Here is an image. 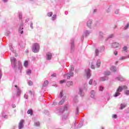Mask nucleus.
<instances>
[{
  "label": "nucleus",
  "instance_id": "41",
  "mask_svg": "<svg viewBox=\"0 0 129 129\" xmlns=\"http://www.w3.org/2000/svg\"><path fill=\"white\" fill-rule=\"evenodd\" d=\"M91 67L92 68V69H95V67H94V65L92 64V63L91 64Z\"/></svg>",
  "mask_w": 129,
  "mask_h": 129
},
{
  "label": "nucleus",
  "instance_id": "54",
  "mask_svg": "<svg viewBox=\"0 0 129 129\" xmlns=\"http://www.w3.org/2000/svg\"><path fill=\"white\" fill-rule=\"evenodd\" d=\"M37 125H40V123L38 122L37 123Z\"/></svg>",
  "mask_w": 129,
  "mask_h": 129
},
{
  "label": "nucleus",
  "instance_id": "1",
  "mask_svg": "<svg viewBox=\"0 0 129 129\" xmlns=\"http://www.w3.org/2000/svg\"><path fill=\"white\" fill-rule=\"evenodd\" d=\"M40 50V45L37 43H34L32 45V52L34 53H38Z\"/></svg>",
  "mask_w": 129,
  "mask_h": 129
},
{
  "label": "nucleus",
  "instance_id": "50",
  "mask_svg": "<svg viewBox=\"0 0 129 129\" xmlns=\"http://www.w3.org/2000/svg\"><path fill=\"white\" fill-rule=\"evenodd\" d=\"M79 111V109L78 108V107H77V112H78Z\"/></svg>",
  "mask_w": 129,
  "mask_h": 129
},
{
  "label": "nucleus",
  "instance_id": "38",
  "mask_svg": "<svg viewBox=\"0 0 129 129\" xmlns=\"http://www.w3.org/2000/svg\"><path fill=\"white\" fill-rule=\"evenodd\" d=\"M29 94H34V92H33L31 90L29 91Z\"/></svg>",
  "mask_w": 129,
  "mask_h": 129
},
{
  "label": "nucleus",
  "instance_id": "17",
  "mask_svg": "<svg viewBox=\"0 0 129 129\" xmlns=\"http://www.w3.org/2000/svg\"><path fill=\"white\" fill-rule=\"evenodd\" d=\"M65 77H67V79H70V77H71L69 74H66L65 75H64Z\"/></svg>",
  "mask_w": 129,
  "mask_h": 129
},
{
  "label": "nucleus",
  "instance_id": "52",
  "mask_svg": "<svg viewBox=\"0 0 129 129\" xmlns=\"http://www.w3.org/2000/svg\"><path fill=\"white\" fill-rule=\"evenodd\" d=\"M23 33H24V31H21L20 32V34H23Z\"/></svg>",
  "mask_w": 129,
  "mask_h": 129
},
{
  "label": "nucleus",
  "instance_id": "57",
  "mask_svg": "<svg viewBox=\"0 0 129 129\" xmlns=\"http://www.w3.org/2000/svg\"><path fill=\"white\" fill-rule=\"evenodd\" d=\"M73 46H74V45H73V44H72V47H73Z\"/></svg>",
  "mask_w": 129,
  "mask_h": 129
},
{
  "label": "nucleus",
  "instance_id": "53",
  "mask_svg": "<svg viewBox=\"0 0 129 129\" xmlns=\"http://www.w3.org/2000/svg\"><path fill=\"white\" fill-rule=\"evenodd\" d=\"M15 87H16V88H19L18 87V86H17V85H15Z\"/></svg>",
  "mask_w": 129,
  "mask_h": 129
},
{
  "label": "nucleus",
  "instance_id": "55",
  "mask_svg": "<svg viewBox=\"0 0 129 129\" xmlns=\"http://www.w3.org/2000/svg\"><path fill=\"white\" fill-rule=\"evenodd\" d=\"M102 48H103V50H104V47H102Z\"/></svg>",
  "mask_w": 129,
  "mask_h": 129
},
{
  "label": "nucleus",
  "instance_id": "9",
  "mask_svg": "<svg viewBox=\"0 0 129 129\" xmlns=\"http://www.w3.org/2000/svg\"><path fill=\"white\" fill-rule=\"evenodd\" d=\"M86 73L87 78H89V77H90V70H88Z\"/></svg>",
  "mask_w": 129,
  "mask_h": 129
},
{
  "label": "nucleus",
  "instance_id": "16",
  "mask_svg": "<svg viewBox=\"0 0 129 129\" xmlns=\"http://www.w3.org/2000/svg\"><path fill=\"white\" fill-rule=\"evenodd\" d=\"M119 95H120V93H119V92H116V93H115V94L114 95V96L115 97H116L118 96Z\"/></svg>",
  "mask_w": 129,
  "mask_h": 129
},
{
  "label": "nucleus",
  "instance_id": "35",
  "mask_svg": "<svg viewBox=\"0 0 129 129\" xmlns=\"http://www.w3.org/2000/svg\"><path fill=\"white\" fill-rule=\"evenodd\" d=\"M129 27V25L128 24H127L126 26H125L124 27V29L125 30H126V29H127V28H128Z\"/></svg>",
  "mask_w": 129,
  "mask_h": 129
},
{
  "label": "nucleus",
  "instance_id": "11",
  "mask_svg": "<svg viewBox=\"0 0 129 129\" xmlns=\"http://www.w3.org/2000/svg\"><path fill=\"white\" fill-rule=\"evenodd\" d=\"M101 64V61H100V60H98L96 64L97 68H98L100 67Z\"/></svg>",
  "mask_w": 129,
  "mask_h": 129
},
{
  "label": "nucleus",
  "instance_id": "27",
  "mask_svg": "<svg viewBox=\"0 0 129 129\" xmlns=\"http://www.w3.org/2000/svg\"><path fill=\"white\" fill-rule=\"evenodd\" d=\"M59 95H60V97H63V91H61L60 92Z\"/></svg>",
  "mask_w": 129,
  "mask_h": 129
},
{
  "label": "nucleus",
  "instance_id": "34",
  "mask_svg": "<svg viewBox=\"0 0 129 129\" xmlns=\"http://www.w3.org/2000/svg\"><path fill=\"white\" fill-rule=\"evenodd\" d=\"M103 90V87L101 86L100 87V91H102Z\"/></svg>",
  "mask_w": 129,
  "mask_h": 129
},
{
  "label": "nucleus",
  "instance_id": "10",
  "mask_svg": "<svg viewBox=\"0 0 129 129\" xmlns=\"http://www.w3.org/2000/svg\"><path fill=\"white\" fill-rule=\"evenodd\" d=\"M91 96L92 98H94V96H95V93H94V91H91Z\"/></svg>",
  "mask_w": 129,
  "mask_h": 129
},
{
  "label": "nucleus",
  "instance_id": "58",
  "mask_svg": "<svg viewBox=\"0 0 129 129\" xmlns=\"http://www.w3.org/2000/svg\"><path fill=\"white\" fill-rule=\"evenodd\" d=\"M96 11V10H95L94 11L95 12Z\"/></svg>",
  "mask_w": 129,
  "mask_h": 129
},
{
  "label": "nucleus",
  "instance_id": "45",
  "mask_svg": "<svg viewBox=\"0 0 129 129\" xmlns=\"http://www.w3.org/2000/svg\"><path fill=\"white\" fill-rule=\"evenodd\" d=\"M2 71L0 70V78H2Z\"/></svg>",
  "mask_w": 129,
  "mask_h": 129
},
{
  "label": "nucleus",
  "instance_id": "7",
  "mask_svg": "<svg viewBox=\"0 0 129 129\" xmlns=\"http://www.w3.org/2000/svg\"><path fill=\"white\" fill-rule=\"evenodd\" d=\"M11 61L12 63H13L14 64H16V62H17V59H16V58L14 57H12Z\"/></svg>",
  "mask_w": 129,
  "mask_h": 129
},
{
  "label": "nucleus",
  "instance_id": "46",
  "mask_svg": "<svg viewBox=\"0 0 129 129\" xmlns=\"http://www.w3.org/2000/svg\"><path fill=\"white\" fill-rule=\"evenodd\" d=\"M53 105H57V102H53Z\"/></svg>",
  "mask_w": 129,
  "mask_h": 129
},
{
  "label": "nucleus",
  "instance_id": "13",
  "mask_svg": "<svg viewBox=\"0 0 129 129\" xmlns=\"http://www.w3.org/2000/svg\"><path fill=\"white\" fill-rule=\"evenodd\" d=\"M67 85L68 86H71V85H73V82L72 81L68 82Z\"/></svg>",
  "mask_w": 129,
  "mask_h": 129
},
{
  "label": "nucleus",
  "instance_id": "20",
  "mask_svg": "<svg viewBox=\"0 0 129 129\" xmlns=\"http://www.w3.org/2000/svg\"><path fill=\"white\" fill-rule=\"evenodd\" d=\"M21 94V90L19 88H17V94H18V95H20V94Z\"/></svg>",
  "mask_w": 129,
  "mask_h": 129
},
{
  "label": "nucleus",
  "instance_id": "36",
  "mask_svg": "<svg viewBox=\"0 0 129 129\" xmlns=\"http://www.w3.org/2000/svg\"><path fill=\"white\" fill-rule=\"evenodd\" d=\"M124 59H125V57L124 56H122L119 58L120 60H124Z\"/></svg>",
  "mask_w": 129,
  "mask_h": 129
},
{
  "label": "nucleus",
  "instance_id": "19",
  "mask_svg": "<svg viewBox=\"0 0 129 129\" xmlns=\"http://www.w3.org/2000/svg\"><path fill=\"white\" fill-rule=\"evenodd\" d=\"M64 100H61L59 103H58V105H62V104H63V103H64Z\"/></svg>",
  "mask_w": 129,
  "mask_h": 129
},
{
  "label": "nucleus",
  "instance_id": "14",
  "mask_svg": "<svg viewBox=\"0 0 129 129\" xmlns=\"http://www.w3.org/2000/svg\"><path fill=\"white\" fill-rule=\"evenodd\" d=\"M27 113L28 114H31V115H32V114H33V110L32 109H29L27 111Z\"/></svg>",
  "mask_w": 129,
  "mask_h": 129
},
{
  "label": "nucleus",
  "instance_id": "8",
  "mask_svg": "<svg viewBox=\"0 0 129 129\" xmlns=\"http://www.w3.org/2000/svg\"><path fill=\"white\" fill-rule=\"evenodd\" d=\"M110 69L111 71H112V72H116V68H115V67L112 66L110 68Z\"/></svg>",
  "mask_w": 129,
  "mask_h": 129
},
{
  "label": "nucleus",
  "instance_id": "43",
  "mask_svg": "<svg viewBox=\"0 0 129 129\" xmlns=\"http://www.w3.org/2000/svg\"><path fill=\"white\" fill-rule=\"evenodd\" d=\"M94 85L95 86H96V81H94Z\"/></svg>",
  "mask_w": 129,
  "mask_h": 129
},
{
  "label": "nucleus",
  "instance_id": "56",
  "mask_svg": "<svg viewBox=\"0 0 129 129\" xmlns=\"http://www.w3.org/2000/svg\"><path fill=\"white\" fill-rule=\"evenodd\" d=\"M24 29V28L21 27V30H23Z\"/></svg>",
  "mask_w": 129,
  "mask_h": 129
},
{
  "label": "nucleus",
  "instance_id": "49",
  "mask_svg": "<svg viewBox=\"0 0 129 129\" xmlns=\"http://www.w3.org/2000/svg\"><path fill=\"white\" fill-rule=\"evenodd\" d=\"M109 74H110V72H108V74H106V75H109Z\"/></svg>",
  "mask_w": 129,
  "mask_h": 129
},
{
  "label": "nucleus",
  "instance_id": "12",
  "mask_svg": "<svg viewBox=\"0 0 129 129\" xmlns=\"http://www.w3.org/2000/svg\"><path fill=\"white\" fill-rule=\"evenodd\" d=\"M126 106V104H121L120 109H123V108H124Z\"/></svg>",
  "mask_w": 129,
  "mask_h": 129
},
{
  "label": "nucleus",
  "instance_id": "42",
  "mask_svg": "<svg viewBox=\"0 0 129 129\" xmlns=\"http://www.w3.org/2000/svg\"><path fill=\"white\" fill-rule=\"evenodd\" d=\"M114 54L115 56H116L117 55V51H114Z\"/></svg>",
  "mask_w": 129,
  "mask_h": 129
},
{
  "label": "nucleus",
  "instance_id": "18",
  "mask_svg": "<svg viewBox=\"0 0 129 129\" xmlns=\"http://www.w3.org/2000/svg\"><path fill=\"white\" fill-rule=\"evenodd\" d=\"M28 84L29 86H32V85H33V82H32V81H30L28 82Z\"/></svg>",
  "mask_w": 129,
  "mask_h": 129
},
{
  "label": "nucleus",
  "instance_id": "51",
  "mask_svg": "<svg viewBox=\"0 0 129 129\" xmlns=\"http://www.w3.org/2000/svg\"><path fill=\"white\" fill-rule=\"evenodd\" d=\"M4 3H7L8 2V0H4Z\"/></svg>",
  "mask_w": 129,
  "mask_h": 129
},
{
  "label": "nucleus",
  "instance_id": "26",
  "mask_svg": "<svg viewBox=\"0 0 129 129\" xmlns=\"http://www.w3.org/2000/svg\"><path fill=\"white\" fill-rule=\"evenodd\" d=\"M69 75H70V76L71 77H72L74 76V73H73L72 72H71L70 73V74H69Z\"/></svg>",
  "mask_w": 129,
  "mask_h": 129
},
{
  "label": "nucleus",
  "instance_id": "48",
  "mask_svg": "<svg viewBox=\"0 0 129 129\" xmlns=\"http://www.w3.org/2000/svg\"><path fill=\"white\" fill-rule=\"evenodd\" d=\"M73 70H74V68H72L71 69V71H73Z\"/></svg>",
  "mask_w": 129,
  "mask_h": 129
},
{
  "label": "nucleus",
  "instance_id": "29",
  "mask_svg": "<svg viewBox=\"0 0 129 129\" xmlns=\"http://www.w3.org/2000/svg\"><path fill=\"white\" fill-rule=\"evenodd\" d=\"M112 117L113 118H116V117H117V116L116 115V114H113L112 115Z\"/></svg>",
  "mask_w": 129,
  "mask_h": 129
},
{
  "label": "nucleus",
  "instance_id": "24",
  "mask_svg": "<svg viewBox=\"0 0 129 129\" xmlns=\"http://www.w3.org/2000/svg\"><path fill=\"white\" fill-rule=\"evenodd\" d=\"M124 93H125V94H126V95H129V90H127L125 91Z\"/></svg>",
  "mask_w": 129,
  "mask_h": 129
},
{
  "label": "nucleus",
  "instance_id": "15",
  "mask_svg": "<svg viewBox=\"0 0 129 129\" xmlns=\"http://www.w3.org/2000/svg\"><path fill=\"white\" fill-rule=\"evenodd\" d=\"M48 84H49V82H48V81H45L43 83V86L44 87H46V86L48 85Z\"/></svg>",
  "mask_w": 129,
  "mask_h": 129
},
{
  "label": "nucleus",
  "instance_id": "31",
  "mask_svg": "<svg viewBox=\"0 0 129 129\" xmlns=\"http://www.w3.org/2000/svg\"><path fill=\"white\" fill-rule=\"evenodd\" d=\"M118 12H119V10H116V11H115V15H117V14H118Z\"/></svg>",
  "mask_w": 129,
  "mask_h": 129
},
{
  "label": "nucleus",
  "instance_id": "28",
  "mask_svg": "<svg viewBox=\"0 0 129 129\" xmlns=\"http://www.w3.org/2000/svg\"><path fill=\"white\" fill-rule=\"evenodd\" d=\"M98 49H96L95 50V53H96V55L98 56Z\"/></svg>",
  "mask_w": 129,
  "mask_h": 129
},
{
  "label": "nucleus",
  "instance_id": "3",
  "mask_svg": "<svg viewBox=\"0 0 129 129\" xmlns=\"http://www.w3.org/2000/svg\"><path fill=\"white\" fill-rule=\"evenodd\" d=\"M24 122H25V120H20L18 125V127L19 129H22L24 127Z\"/></svg>",
  "mask_w": 129,
  "mask_h": 129
},
{
  "label": "nucleus",
  "instance_id": "21",
  "mask_svg": "<svg viewBox=\"0 0 129 129\" xmlns=\"http://www.w3.org/2000/svg\"><path fill=\"white\" fill-rule=\"evenodd\" d=\"M117 79H118L119 81H123L124 80L123 78L121 77H118L117 78Z\"/></svg>",
  "mask_w": 129,
  "mask_h": 129
},
{
  "label": "nucleus",
  "instance_id": "6",
  "mask_svg": "<svg viewBox=\"0 0 129 129\" xmlns=\"http://www.w3.org/2000/svg\"><path fill=\"white\" fill-rule=\"evenodd\" d=\"M91 24H92V20H89L87 22V26L89 27H91Z\"/></svg>",
  "mask_w": 129,
  "mask_h": 129
},
{
  "label": "nucleus",
  "instance_id": "5",
  "mask_svg": "<svg viewBox=\"0 0 129 129\" xmlns=\"http://www.w3.org/2000/svg\"><path fill=\"white\" fill-rule=\"evenodd\" d=\"M113 48H117L119 45L118 44V43L115 42L114 43H113L112 45Z\"/></svg>",
  "mask_w": 129,
  "mask_h": 129
},
{
  "label": "nucleus",
  "instance_id": "4",
  "mask_svg": "<svg viewBox=\"0 0 129 129\" xmlns=\"http://www.w3.org/2000/svg\"><path fill=\"white\" fill-rule=\"evenodd\" d=\"M46 58L47 60H51L52 59V53H47L46 54Z\"/></svg>",
  "mask_w": 129,
  "mask_h": 129
},
{
  "label": "nucleus",
  "instance_id": "40",
  "mask_svg": "<svg viewBox=\"0 0 129 129\" xmlns=\"http://www.w3.org/2000/svg\"><path fill=\"white\" fill-rule=\"evenodd\" d=\"M51 77H56V74H53L51 75Z\"/></svg>",
  "mask_w": 129,
  "mask_h": 129
},
{
  "label": "nucleus",
  "instance_id": "25",
  "mask_svg": "<svg viewBox=\"0 0 129 129\" xmlns=\"http://www.w3.org/2000/svg\"><path fill=\"white\" fill-rule=\"evenodd\" d=\"M27 74L28 75H30V74H31V73H32V71H31V70H28L27 71Z\"/></svg>",
  "mask_w": 129,
  "mask_h": 129
},
{
  "label": "nucleus",
  "instance_id": "37",
  "mask_svg": "<svg viewBox=\"0 0 129 129\" xmlns=\"http://www.w3.org/2000/svg\"><path fill=\"white\" fill-rule=\"evenodd\" d=\"M100 81H105V79L103 78H100Z\"/></svg>",
  "mask_w": 129,
  "mask_h": 129
},
{
  "label": "nucleus",
  "instance_id": "22",
  "mask_svg": "<svg viewBox=\"0 0 129 129\" xmlns=\"http://www.w3.org/2000/svg\"><path fill=\"white\" fill-rule=\"evenodd\" d=\"M52 15H53V13L52 12H49L47 14L48 17H52Z\"/></svg>",
  "mask_w": 129,
  "mask_h": 129
},
{
  "label": "nucleus",
  "instance_id": "2",
  "mask_svg": "<svg viewBox=\"0 0 129 129\" xmlns=\"http://www.w3.org/2000/svg\"><path fill=\"white\" fill-rule=\"evenodd\" d=\"M123 89H127V87H126V86H119L118 88L117 91L118 92H121V91H122Z\"/></svg>",
  "mask_w": 129,
  "mask_h": 129
},
{
  "label": "nucleus",
  "instance_id": "47",
  "mask_svg": "<svg viewBox=\"0 0 129 129\" xmlns=\"http://www.w3.org/2000/svg\"><path fill=\"white\" fill-rule=\"evenodd\" d=\"M19 18L22 19V15L21 14L19 15Z\"/></svg>",
  "mask_w": 129,
  "mask_h": 129
},
{
  "label": "nucleus",
  "instance_id": "44",
  "mask_svg": "<svg viewBox=\"0 0 129 129\" xmlns=\"http://www.w3.org/2000/svg\"><path fill=\"white\" fill-rule=\"evenodd\" d=\"M12 107H13V108H16V105L13 104Z\"/></svg>",
  "mask_w": 129,
  "mask_h": 129
},
{
  "label": "nucleus",
  "instance_id": "30",
  "mask_svg": "<svg viewBox=\"0 0 129 129\" xmlns=\"http://www.w3.org/2000/svg\"><path fill=\"white\" fill-rule=\"evenodd\" d=\"M52 20H56V15H53V16L52 17Z\"/></svg>",
  "mask_w": 129,
  "mask_h": 129
},
{
  "label": "nucleus",
  "instance_id": "23",
  "mask_svg": "<svg viewBox=\"0 0 129 129\" xmlns=\"http://www.w3.org/2000/svg\"><path fill=\"white\" fill-rule=\"evenodd\" d=\"M24 66H25V67H27V66H28V61H25L24 62Z\"/></svg>",
  "mask_w": 129,
  "mask_h": 129
},
{
  "label": "nucleus",
  "instance_id": "32",
  "mask_svg": "<svg viewBox=\"0 0 129 129\" xmlns=\"http://www.w3.org/2000/svg\"><path fill=\"white\" fill-rule=\"evenodd\" d=\"M126 49H127V47H126V46H124V47L122 48V50H123V51H126Z\"/></svg>",
  "mask_w": 129,
  "mask_h": 129
},
{
  "label": "nucleus",
  "instance_id": "39",
  "mask_svg": "<svg viewBox=\"0 0 129 129\" xmlns=\"http://www.w3.org/2000/svg\"><path fill=\"white\" fill-rule=\"evenodd\" d=\"M89 83L90 85H91L92 84V80H90Z\"/></svg>",
  "mask_w": 129,
  "mask_h": 129
},
{
  "label": "nucleus",
  "instance_id": "33",
  "mask_svg": "<svg viewBox=\"0 0 129 129\" xmlns=\"http://www.w3.org/2000/svg\"><path fill=\"white\" fill-rule=\"evenodd\" d=\"M65 80H61L60 81V84H63V83H64V82H65Z\"/></svg>",
  "mask_w": 129,
  "mask_h": 129
}]
</instances>
